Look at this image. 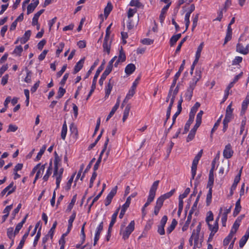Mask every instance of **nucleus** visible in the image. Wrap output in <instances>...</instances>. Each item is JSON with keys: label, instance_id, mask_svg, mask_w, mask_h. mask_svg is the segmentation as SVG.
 I'll use <instances>...</instances> for the list:
<instances>
[{"label": "nucleus", "instance_id": "nucleus-14", "mask_svg": "<svg viewBox=\"0 0 249 249\" xmlns=\"http://www.w3.org/2000/svg\"><path fill=\"white\" fill-rule=\"evenodd\" d=\"M185 62V60H183L182 61V64L181 65V66L179 67L178 71L175 74V75L174 76V80H173V82L171 85V86H172V87H175L176 83H177V81L178 79V77H179L181 72L184 69Z\"/></svg>", "mask_w": 249, "mask_h": 249}, {"label": "nucleus", "instance_id": "nucleus-38", "mask_svg": "<svg viewBox=\"0 0 249 249\" xmlns=\"http://www.w3.org/2000/svg\"><path fill=\"white\" fill-rule=\"evenodd\" d=\"M99 62V59H97L94 62L93 64L91 66V67L90 68L89 70L87 72L85 78H87L90 75V74L92 72V71L94 69L95 67L98 65Z\"/></svg>", "mask_w": 249, "mask_h": 249}, {"label": "nucleus", "instance_id": "nucleus-41", "mask_svg": "<svg viewBox=\"0 0 249 249\" xmlns=\"http://www.w3.org/2000/svg\"><path fill=\"white\" fill-rule=\"evenodd\" d=\"M76 195H75L73 196V197L71 200V202H70V203L69 204V205L68 206V208L67 209V211L70 212L71 210V209L73 208V205L76 201Z\"/></svg>", "mask_w": 249, "mask_h": 249}, {"label": "nucleus", "instance_id": "nucleus-46", "mask_svg": "<svg viewBox=\"0 0 249 249\" xmlns=\"http://www.w3.org/2000/svg\"><path fill=\"white\" fill-rule=\"evenodd\" d=\"M104 191V188H103V189L102 190V191L100 192V193L96 196H95L93 199L92 200V201L91 202V203L90 204L89 206V211H90V208L91 207V206L93 205V204L96 201H97V200L100 198V197L101 196L103 192Z\"/></svg>", "mask_w": 249, "mask_h": 249}, {"label": "nucleus", "instance_id": "nucleus-9", "mask_svg": "<svg viewBox=\"0 0 249 249\" xmlns=\"http://www.w3.org/2000/svg\"><path fill=\"white\" fill-rule=\"evenodd\" d=\"M233 153V151L231 149V144L229 143L226 145L223 151L224 157L226 159H229L232 157Z\"/></svg>", "mask_w": 249, "mask_h": 249}, {"label": "nucleus", "instance_id": "nucleus-43", "mask_svg": "<svg viewBox=\"0 0 249 249\" xmlns=\"http://www.w3.org/2000/svg\"><path fill=\"white\" fill-rule=\"evenodd\" d=\"M46 148V146L45 145H44L42 148L40 149L39 152L38 153L36 157V160H38L40 159L42 155L44 154L45 150Z\"/></svg>", "mask_w": 249, "mask_h": 249}, {"label": "nucleus", "instance_id": "nucleus-61", "mask_svg": "<svg viewBox=\"0 0 249 249\" xmlns=\"http://www.w3.org/2000/svg\"><path fill=\"white\" fill-rule=\"evenodd\" d=\"M197 165L192 164V179H194L196 175Z\"/></svg>", "mask_w": 249, "mask_h": 249}, {"label": "nucleus", "instance_id": "nucleus-35", "mask_svg": "<svg viewBox=\"0 0 249 249\" xmlns=\"http://www.w3.org/2000/svg\"><path fill=\"white\" fill-rule=\"evenodd\" d=\"M118 59L119 61H120L121 62H123L125 61L126 59L125 54L123 51L122 47H121L119 50V54L118 56Z\"/></svg>", "mask_w": 249, "mask_h": 249}, {"label": "nucleus", "instance_id": "nucleus-29", "mask_svg": "<svg viewBox=\"0 0 249 249\" xmlns=\"http://www.w3.org/2000/svg\"><path fill=\"white\" fill-rule=\"evenodd\" d=\"M249 104V95H247L245 99L242 103L241 113L244 114Z\"/></svg>", "mask_w": 249, "mask_h": 249}, {"label": "nucleus", "instance_id": "nucleus-51", "mask_svg": "<svg viewBox=\"0 0 249 249\" xmlns=\"http://www.w3.org/2000/svg\"><path fill=\"white\" fill-rule=\"evenodd\" d=\"M187 37H188V36H186L184 37L182 39V40L179 42V43L178 44V47H177V48L176 49V53H178V52L180 51L181 47L182 44L187 40Z\"/></svg>", "mask_w": 249, "mask_h": 249}, {"label": "nucleus", "instance_id": "nucleus-7", "mask_svg": "<svg viewBox=\"0 0 249 249\" xmlns=\"http://www.w3.org/2000/svg\"><path fill=\"white\" fill-rule=\"evenodd\" d=\"M14 182H12L8 186L4 188L1 192V196H3L6 192H8L7 196L10 195L14 193L16 189V186H14Z\"/></svg>", "mask_w": 249, "mask_h": 249}, {"label": "nucleus", "instance_id": "nucleus-3", "mask_svg": "<svg viewBox=\"0 0 249 249\" xmlns=\"http://www.w3.org/2000/svg\"><path fill=\"white\" fill-rule=\"evenodd\" d=\"M159 183V180H156L153 183L150 191L149 196L147 200V202L145 203L143 206L144 208L147 207L152 202L155 196L156 192L158 188Z\"/></svg>", "mask_w": 249, "mask_h": 249}, {"label": "nucleus", "instance_id": "nucleus-22", "mask_svg": "<svg viewBox=\"0 0 249 249\" xmlns=\"http://www.w3.org/2000/svg\"><path fill=\"white\" fill-rule=\"evenodd\" d=\"M17 234V233H15V231H14L13 228L10 227L7 229V236L11 240V241H12V242H14V238Z\"/></svg>", "mask_w": 249, "mask_h": 249}, {"label": "nucleus", "instance_id": "nucleus-42", "mask_svg": "<svg viewBox=\"0 0 249 249\" xmlns=\"http://www.w3.org/2000/svg\"><path fill=\"white\" fill-rule=\"evenodd\" d=\"M192 219V215H190V213H189L188 217H187V220L186 221L184 225L183 226L182 230L183 231H185L187 230V228L188 227V226L191 221Z\"/></svg>", "mask_w": 249, "mask_h": 249}, {"label": "nucleus", "instance_id": "nucleus-2", "mask_svg": "<svg viewBox=\"0 0 249 249\" xmlns=\"http://www.w3.org/2000/svg\"><path fill=\"white\" fill-rule=\"evenodd\" d=\"M135 222L134 221H131L129 225L123 230L124 228V225H121L120 234L122 235L123 238L126 240L128 238L130 234L134 230Z\"/></svg>", "mask_w": 249, "mask_h": 249}, {"label": "nucleus", "instance_id": "nucleus-21", "mask_svg": "<svg viewBox=\"0 0 249 249\" xmlns=\"http://www.w3.org/2000/svg\"><path fill=\"white\" fill-rule=\"evenodd\" d=\"M136 70L135 65L132 63L128 64L125 68V72L127 75L131 74Z\"/></svg>", "mask_w": 249, "mask_h": 249}, {"label": "nucleus", "instance_id": "nucleus-5", "mask_svg": "<svg viewBox=\"0 0 249 249\" xmlns=\"http://www.w3.org/2000/svg\"><path fill=\"white\" fill-rule=\"evenodd\" d=\"M108 142H109V138L108 137H107V139H106V142H105L104 143V148L102 149V151H101V153L100 154L99 157L96 163L94 165V167H93L94 172H96V171L99 168V165H100V163L101 162L102 157L104 153L105 152V151L107 149V144L108 143Z\"/></svg>", "mask_w": 249, "mask_h": 249}, {"label": "nucleus", "instance_id": "nucleus-54", "mask_svg": "<svg viewBox=\"0 0 249 249\" xmlns=\"http://www.w3.org/2000/svg\"><path fill=\"white\" fill-rule=\"evenodd\" d=\"M36 8V7L32 3H30L27 7V14L29 15L32 13Z\"/></svg>", "mask_w": 249, "mask_h": 249}, {"label": "nucleus", "instance_id": "nucleus-6", "mask_svg": "<svg viewBox=\"0 0 249 249\" xmlns=\"http://www.w3.org/2000/svg\"><path fill=\"white\" fill-rule=\"evenodd\" d=\"M241 41V38L239 39V42L236 45V51L243 54H247L249 53V43L247 44L245 47L240 41Z\"/></svg>", "mask_w": 249, "mask_h": 249}, {"label": "nucleus", "instance_id": "nucleus-48", "mask_svg": "<svg viewBox=\"0 0 249 249\" xmlns=\"http://www.w3.org/2000/svg\"><path fill=\"white\" fill-rule=\"evenodd\" d=\"M117 106H118V105H115L113 107L111 111L110 112V113H109V114L108 115V116L107 118V119H106L107 121L109 120V119L114 115V114L115 113V112H116L117 109L118 108H117Z\"/></svg>", "mask_w": 249, "mask_h": 249}, {"label": "nucleus", "instance_id": "nucleus-17", "mask_svg": "<svg viewBox=\"0 0 249 249\" xmlns=\"http://www.w3.org/2000/svg\"><path fill=\"white\" fill-rule=\"evenodd\" d=\"M171 4V2L168 3L161 10V13H160V17H159L160 22L161 23L163 22V20L165 18V13H166L168 9L169 8V6H170Z\"/></svg>", "mask_w": 249, "mask_h": 249}, {"label": "nucleus", "instance_id": "nucleus-28", "mask_svg": "<svg viewBox=\"0 0 249 249\" xmlns=\"http://www.w3.org/2000/svg\"><path fill=\"white\" fill-rule=\"evenodd\" d=\"M46 164H44L42 165H40V166L39 167V168L37 169L38 171L36 174V177L35 178V180L34 181V183H35L36 180L40 178V175H42L44 171L45 167Z\"/></svg>", "mask_w": 249, "mask_h": 249}, {"label": "nucleus", "instance_id": "nucleus-11", "mask_svg": "<svg viewBox=\"0 0 249 249\" xmlns=\"http://www.w3.org/2000/svg\"><path fill=\"white\" fill-rule=\"evenodd\" d=\"M139 21V16L135 17L134 19H128L127 24V28L128 30L132 29L134 26H136Z\"/></svg>", "mask_w": 249, "mask_h": 249}, {"label": "nucleus", "instance_id": "nucleus-12", "mask_svg": "<svg viewBox=\"0 0 249 249\" xmlns=\"http://www.w3.org/2000/svg\"><path fill=\"white\" fill-rule=\"evenodd\" d=\"M103 229V222H102L100 223L99 225L98 226V227L97 228V229H96V231L95 233L94 239V243H93L94 246H95L96 245L97 242L99 239L100 233H101V231H102Z\"/></svg>", "mask_w": 249, "mask_h": 249}, {"label": "nucleus", "instance_id": "nucleus-60", "mask_svg": "<svg viewBox=\"0 0 249 249\" xmlns=\"http://www.w3.org/2000/svg\"><path fill=\"white\" fill-rule=\"evenodd\" d=\"M18 128V127L16 125L10 124L9 125L7 132L8 133L9 132H15L16 130H17Z\"/></svg>", "mask_w": 249, "mask_h": 249}, {"label": "nucleus", "instance_id": "nucleus-1", "mask_svg": "<svg viewBox=\"0 0 249 249\" xmlns=\"http://www.w3.org/2000/svg\"><path fill=\"white\" fill-rule=\"evenodd\" d=\"M201 225L200 223L197 225L196 230H194L191 235L192 238L194 240L193 249L200 248L201 247L202 239L199 238V233L201 230Z\"/></svg>", "mask_w": 249, "mask_h": 249}, {"label": "nucleus", "instance_id": "nucleus-49", "mask_svg": "<svg viewBox=\"0 0 249 249\" xmlns=\"http://www.w3.org/2000/svg\"><path fill=\"white\" fill-rule=\"evenodd\" d=\"M130 5L139 8L142 6V4L138 0H132L130 2Z\"/></svg>", "mask_w": 249, "mask_h": 249}, {"label": "nucleus", "instance_id": "nucleus-20", "mask_svg": "<svg viewBox=\"0 0 249 249\" xmlns=\"http://www.w3.org/2000/svg\"><path fill=\"white\" fill-rule=\"evenodd\" d=\"M64 169L63 168H61L58 170V174L57 175H54V176L56 177V189L59 187L60 183L62 179V174L63 173Z\"/></svg>", "mask_w": 249, "mask_h": 249}, {"label": "nucleus", "instance_id": "nucleus-64", "mask_svg": "<svg viewBox=\"0 0 249 249\" xmlns=\"http://www.w3.org/2000/svg\"><path fill=\"white\" fill-rule=\"evenodd\" d=\"M196 133L192 131H190V133H189V135H188V137L186 139V141L187 142H189L191 141H192L195 136Z\"/></svg>", "mask_w": 249, "mask_h": 249}, {"label": "nucleus", "instance_id": "nucleus-23", "mask_svg": "<svg viewBox=\"0 0 249 249\" xmlns=\"http://www.w3.org/2000/svg\"><path fill=\"white\" fill-rule=\"evenodd\" d=\"M31 228V226H30L29 227L28 231L26 232L22 236V238L21 240H20V242L16 249H21L23 248V245L25 243V240L29 235L30 230Z\"/></svg>", "mask_w": 249, "mask_h": 249}, {"label": "nucleus", "instance_id": "nucleus-63", "mask_svg": "<svg viewBox=\"0 0 249 249\" xmlns=\"http://www.w3.org/2000/svg\"><path fill=\"white\" fill-rule=\"evenodd\" d=\"M108 75V74H107L104 72L103 73V74H102L101 77L99 80V82L100 86H102L103 85L104 81Z\"/></svg>", "mask_w": 249, "mask_h": 249}, {"label": "nucleus", "instance_id": "nucleus-25", "mask_svg": "<svg viewBox=\"0 0 249 249\" xmlns=\"http://www.w3.org/2000/svg\"><path fill=\"white\" fill-rule=\"evenodd\" d=\"M204 47V42H201L200 45L198 46L197 48V50L196 53L195 55V60L198 61L200 56H201V51L203 48Z\"/></svg>", "mask_w": 249, "mask_h": 249}, {"label": "nucleus", "instance_id": "nucleus-59", "mask_svg": "<svg viewBox=\"0 0 249 249\" xmlns=\"http://www.w3.org/2000/svg\"><path fill=\"white\" fill-rule=\"evenodd\" d=\"M232 237L233 236L229 233L228 236L224 239L223 241V245L224 246L228 245L229 244L231 239H232Z\"/></svg>", "mask_w": 249, "mask_h": 249}, {"label": "nucleus", "instance_id": "nucleus-13", "mask_svg": "<svg viewBox=\"0 0 249 249\" xmlns=\"http://www.w3.org/2000/svg\"><path fill=\"white\" fill-rule=\"evenodd\" d=\"M54 173L53 175V177L54 175H57L58 174V164L61 161V159L57 154L56 152H54Z\"/></svg>", "mask_w": 249, "mask_h": 249}, {"label": "nucleus", "instance_id": "nucleus-10", "mask_svg": "<svg viewBox=\"0 0 249 249\" xmlns=\"http://www.w3.org/2000/svg\"><path fill=\"white\" fill-rule=\"evenodd\" d=\"M222 211V208H220L218 216L217 217V218L215 221L214 225L213 226L212 225H211L210 223L208 224V226H209V229L211 231H212L213 233V232H216L218 229V220H219L220 214H221Z\"/></svg>", "mask_w": 249, "mask_h": 249}, {"label": "nucleus", "instance_id": "nucleus-31", "mask_svg": "<svg viewBox=\"0 0 249 249\" xmlns=\"http://www.w3.org/2000/svg\"><path fill=\"white\" fill-rule=\"evenodd\" d=\"M135 89L131 88L125 99L124 100V103H127L128 101L134 95L135 93Z\"/></svg>", "mask_w": 249, "mask_h": 249}, {"label": "nucleus", "instance_id": "nucleus-62", "mask_svg": "<svg viewBox=\"0 0 249 249\" xmlns=\"http://www.w3.org/2000/svg\"><path fill=\"white\" fill-rule=\"evenodd\" d=\"M153 40L150 38H144L141 41V42L145 45H151L153 44Z\"/></svg>", "mask_w": 249, "mask_h": 249}, {"label": "nucleus", "instance_id": "nucleus-24", "mask_svg": "<svg viewBox=\"0 0 249 249\" xmlns=\"http://www.w3.org/2000/svg\"><path fill=\"white\" fill-rule=\"evenodd\" d=\"M31 35V32L30 30L26 31L23 36L19 40L20 43L21 44L25 43L29 39Z\"/></svg>", "mask_w": 249, "mask_h": 249}, {"label": "nucleus", "instance_id": "nucleus-39", "mask_svg": "<svg viewBox=\"0 0 249 249\" xmlns=\"http://www.w3.org/2000/svg\"><path fill=\"white\" fill-rule=\"evenodd\" d=\"M212 189L210 188L209 189V191L206 197V205L207 206H209L212 201Z\"/></svg>", "mask_w": 249, "mask_h": 249}, {"label": "nucleus", "instance_id": "nucleus-36", "mask_svg": "<svg viewBox=\"0 0 249 249\" xmlns=\"http://www.w3.org/2000/svg\"><path fill=\"white\" fill-rule=\"evenodd\" d=\"M67 132V126L66 124V121H65L63 124L61 133V137L62 139H63V140H64L66 138Z\"/></svg>", "mask_w": 249, "mask_h": 249}, {"label": "nucleus", "instance_id": "nucleus-45", "mask_svg": "<svg viewBox=\"0 0 249 249\" xmlns=\"http://www.w3.org/2000/svg\"><path fill=\"white\" fill-rule=\"evenodd\" d=\"M220 167L222 169H224L226 170V173H227L229 171V162L227 160H223L222 162V164L220 166Z\"/></svg>", "mask_w": 249, "mask_h": 249}, {"label": "nucleus", "instance_id": "nucleus-57", "mask_svg": "<svg viewBox=\"0 0 249 249\" xmlns=\"http://www.w3.org/2000/svg\"><path fill=\"white\" fill-rule=\"evenodd\" d=\"M131 201V196H128L126 200V202L123 205L122 208L123 209H124L125 210H127V209L129 207V205L130 204Z\"/></svg>", "mask_w": 249, "mask_h": 249}, {"label": "nucleus", "instance_id": "nucleus-56", "mask_svg": "<svg viewBox=\"0 0 249 249\" xmlns=\"http://www.w3.org/2000/svg\"><path fill=\"white\" fill-rule=\"evenodd\" d=\"M164 201V198L160 196L157 199L156 206L161 208Z\"/></svg>", "mask_w": 249, "mask_h": 249}, {"label": "nucleus", "instance_id": "nucleus-55", "mask_svg": "<svg viewBox=\"0 0 249 249\" xmlns=\"http://www.w3.org/2000/svg\"><path fill=\"white\" fill-rule=\"evenodd\" d=\"M193 122L191 121L188 120V121L187 122L186 124L185 125L184 131L183 132V134L186 133L189 131L190 126Z\"/></svg>", "mask_w": 249, "mask_h": 249}, {"label": "nucleus", "instance_id": "nucleus-15", "mask_svg": "<svg viewBox=\"0 0 249 249\" xmlns=\"http://www.w3.org/2000/svg\"><path fill=\"white\" fill-rule=\"evenodd\" d=\"M111 41L110 39H104L103 47L104 52L107 53L108 54L110 53Z\"/></svg>", "mask_w": 249, "mask_h": 249}, {"label": "nucleus", "instance_id": "nucleus-58", "mask_svg": "<svg viewBox=\"0 0 249 249\" xmlns=\"http://www.w3.org/2000/svg\"><path fill=\"white\" fill-rule=\"evenodd\" d=\"M198 19V14H196V15L195 17L193 18V25H192V31H194V29L196 26Z\"/></svg>", "mask_w": 249, "mask_h": 249}, {"label": "nucleus", "instance_id": "nucleus-32", "mask_svg": "<svg viewBox=\"0 0 249 249\" xmlns=\"http://www.w3.org/2000/svg\"><path fill=\"white\" fill-rule=\"evenodd\" d=\"M181 36V34H178L172 36L170 39V46H174L177 42V41L180 38Z\"/></svg>", "mask_w": 249, "mask_h": 249}, {"label": "nucleus", "instance_id": "nucleus-4", "mask_svg": "<svg viewBox=\"0 0 249 249\" xmlns=\"http://www.w3.org/2000/svg\"><path fill=\"white\" fill-rule=\"evenodd\" d=\"M106 63V61L105 60H103L102 61L101 65L98 68L96 71V73L94 76L93 81H92V84L91 87V89L87 97L86 100H88V99L89 98V97L91 96L93 92L94 91V89L96 88V81L97 79L100 74V72L103 70L104 68V65Z\"/></svg>", "mask_w": 249, "mask_h": 249}, {"label": "nucleus", "instance_id": "nucleus-30", "mask_svg": "<svg viewBox=\"0 0 249 249\" xmlns=\"http://www.w3.org/2000/svg\"><path fill=\"white\" fill-rule=\"evenodd\" d=\"M195 88H193L192 86H189L188 88L187 91L185 93V99L188 101H190L193 95V90Z\"/></svg>", "mask_w": 249, "mask_h": 249}, {"label": "nucleus", "instance_id": "nucleus-40", "mask_svg": "<svg viewBox=\"0 0 249 249\" xmlns=\"http://www.w3.org/2000/svg\"><path fill=\"white\" fill-rule=\"evenodd\" d=\"M23 51V48L21 45L17 46L16 47L15 50L13 51V53L20 56L22 52Z\"/></svg>", "mask_w": 249, "mask_h": 249}, {"label": "nucleus", "instance_id": "nucleus-34", "mask_svg": "<svg viewBox=\"0 0 249 249\" xmlns=\"http://www.w3.org/2000/svg\"><path fill=\"white\" fill-rule=\"evenodd\" d=\"M52 161H51L49 164V166L48 168V170L47 171L46 174L44 175L43 177V179L44 181H47L48 179V178H49L50 176L52 174Z\"/></svg>", "mask_w": 249, "mask_h": 249}, {"label": "nucleus", "instance_id": "nucleus-8", "mask_svg": "<svg viewBox=\"0 0 249 249\" xmlns=\"http://www.w3.org/2000/svg\"><path fill=\"white\" fill-rule=\"evenodd\" d=\"M117 186H116L111 190L110 193L108 194V195H107V196L105 200V204L106 206L109 205L110 204L113 197H114V196L115 195V194L117 193Z\"/></svg>", "mask_w": 249, "mask_h": 249}, {"label": "nucleus", "instance_id": "nucleus-26", "mask_svg": "<svg viewBox=\"0 0 249 249\" xmlns=\"http://www.w3.org/2000/svg\"><path fill=\"white\" fill-rule=\"evenodd\" d=\"M44 9H41L36 13L32 19V25L37 24L38 19L40 16L44 12Z\"/></svg>", "mask_w": 249, "mask_h": 249}, {"label": "nucleus", "instance_id": "nucleus-50", "mask_svg": "<svg viewBox=\"0 0 249 249\" xmlns=\"http://www.w3.org/2000/svg\"><path fill=\"white\" fill-rule=\"evenodd\" d=\"M27 71V76L25 77L24 81L25 82L27 83H30L31 82V74L32 72L31 71H29L28 69H26Z\"/></svg>", "mask_w": 249, "mask_h": 249}, {"label": "nucleus", "instance_id": "nucleus-37", "mask_svg": "<svg viewBox=\"0 0 249 249\" xmlns=\"http://www.w3.org/2000/svg\"><path fill=\"white\" fill-rule=\"evenodd\" d=\"M178 222L177 220L175 219H173L171 224L167 229V232L168 234L170 233L174 230Z\"/></svg>", "mask_w": 249, "mask_h": 249}, {"label": "nucleus", "instance_id": "nucleus-27", "mask_svg": "<svg viewBox=\"0 0 249 249\" xmlns=\"http://www.w3.org/2000/svg\"><path fill=\"white\" fill-rule=\"evenodd\" d=\"M113 84L114 82L112 81V79H109L106 89V97H108L110 94L113 88Z\"/></svg>", "mask_w": 249, "mask_h": 249}, {"label": "nucleus", "instance_id": "nucleus-52", "mask_svg": "<svg viewBox=\"0 0 249 249\" xmlns=\"http://www.w3.org/2000/svg\"><path fill=\"white\" fill-rule=\"evenodd\" d=\"M137 12V10L136 9H131L130 8L128 11V13H127V17H128V19H130V18H131L135 13H136Z\"/></svg>", "mask_w": 249, "mask_h": 249}, {"label": "nucleus", "instance_id": "nucleus-16", "mask_svg": "<svg viewBox=\"0 0 249 249\" xmlns=\"http://www.w3.org/2000/svg\"><path fill=\"white\" fill-rule=\"evenodd\" d=\"M249 238V227L248 228V230H247L245 234L241 238V239L239 241V247L240 248H242L244 245H245L246 243L247 242V240H248Z\"/></svg>", "mask_w": 249, "mask_h": 249}, {"label": "nucleus", "instance_id": "nucleus-44", "mask_svg": "<svg viewBox=\"0 0 249 249\" xmlns=\"http://www.w3.org/2000/svg\"><path fill=\"white\" fill-rule=\"evenodd\" d=\"M57 222L55 221L53 223V225L52 227V228H51V229L50 230L49 232H48V234L47 235V236H49L50 235L51 236V238H52L53 237V232H54V231L55 230V229L56 228V227L57 226Z\"/></svg>", "mask_w": 249, "mask_h": 249}, {"label": "nucleus", "instance_id": "nucleus-53", "mask_svg": "<svg viewBox=\"0 0 249 249\" xmlns=\"http://www.w3.org/2000/svg\"><path fill=\"white\" fill-rule=\"evenodd\" d=\"M213 214L211 211H209L208 213V215L206 217V221L207 223V224H209V223H210V222L211 221H213Z\"/></svg>", "mask_w": 249, "mask_h": 249}, {"label": "nucleus", "instance_id": "nucleus-33", "mask_svg": "<svg viewBox=\"0 0 249 249\" xmlns=\"http://www.w3.org/2000/svg\"><path fill=\"white\" fill-rule=\"evenodd\" d=\"M112 9V5L110 2H108L107 5L104 9V15L107 18Z\"/></svg>", "mask_w": 249, "mask_h": 249}, {"label": "nucleus", "instance_id": "nucleus-18", "mask_svg": "<svg viewBox=\"0 0 249 249\" xmlns=\"http://www.w3.org/2000/svg\"><path fill=\"white\" fill-rule=\"evenodd\" d=\"M85 58H82L75 65L73 71V74L77 73L83 67Z\"/></svg>", "mask_w": 249, "mask_h": 249}, {"label": "nucleus", "instance_id": "nucleus-47", "mask_svg": "<svg viewBox=\"0 0 249 249\" xmlns=\"http://www.w3.org/2000/svg\"><path fill=\"white\" fill-rule=\"evenodd\" d=\"M175 189H172L171 191H170L169 192H168L163 195H161V196L164 198V200L169 198L170 197L175 193Z\"/></svg>", "mask_w": 249, "mask_h": 249}, {"label": "nucleus", "instance_id": "nucleus-19", "mask_svg": "<svg viewBox=\"0 0 249 249\" xmlns=\"http://www.w3.org/2000/svg\"><path fill=\"white\" fill-rule=\"evenodd\" d=\"M232 114V109L231 108V103L227 107L226 115L224 120L231 121Z\"/></svg>", "mask_w": 249, "mask_h": 249}]
</instances>
